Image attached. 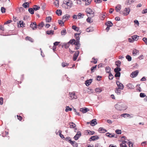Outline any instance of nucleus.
I'll return each mask as SVG.
<instances>
[{"instance_id": "nucleus-1", "label": "nucleus", "mask_w": 147, "mask_h": 147, "mask_svg": "<svg viewBox=\"0 0 147 147\" xmlns=\"http://www.w3.org/2000/svg\"><path fill=\"white\" fill-rule=\"evenodd\" d=\"M66 5L67 6V7H66L68 9V7H71L72 6V3L71 1H64L63 3L62 4V6H63L64 5Z\"/></svg>"}, {"instance_id": "nucleus-2", "label": "nucleus", "mask_w": 147, "mask_h": 147, "mask_svg": "<svg viewBox=\"0 0 147 147\" xmlns=\"http://www.w3.org/2000/svg\"><path fill=\"white\" fill-rule=\"evenodd\" d=\"M125 11H126V13H124V11H120V13L124 16H127L129 13L130 9L129 8H126Z\"/></svg>"}, {"instance_id": "nucleus-3", "label": "nucleus", "mask_w": 147, "mask_h": 147, "mask_svg": "<svg viewBox=\"0 0 147 147\" xmlns=\"http://www.w3.org/2000/svg\"><path fill=\"white\" fill-rule=\"evenodd\" d=\"M69 95L70 97V99H76L77 98V96L75 94V93L74 92H69Z\"/></svg>"}, {"instance_id": "nucleus-4", "label": "nucleus", "mask_w": 147, "mask_h": 147, "mask_svg": "<svg viewBox=\"0 0 147 147\" xmlns=\"http://www.w3.org/2000/svg\"><path fill=\"white\" fill-rule=\"evenodd\" d=\"M115 107L119 111L124 110L127 108L126 106H125L124 108L123 107H121V105L118 104L115 105Z\"/></svg>"}, {"instance_id": "nucleus-5", "label": "nucleus", "mask_w": 147, "mask_h": 147, "mask_svg": "<svg viewBox=\"0 0 147 147\" xmlns=\"http://www.w3.org/2000/svg\"><path fill=\"white\" fill-rule=\"evenodd\" d=\"M116 83L118 87V88H120L121 90L123 89L124 88V86L121 83H120V82L118 81H116Z\"/></svg>"}, {"instance_id": "nucleus-6", "label": "nucleus", "mask_w": 147, "mask_h": 147, "mask_svg": "<svg viewBox=\"0 0 147 147\" xmlns=\"http://www.w3.org/2000/svg\"><path fill=\"white\" fill-rule=\"evenodd\" d=\"M81 134L80 131H78L77 134L74 136V138L76 140H77L81 136Z\"/></svg>"}, {"instance_id": "nucleus-7", "label": "nucleus", "mask_w": 147, "mask_h": 147, "mask_svg": "<svg viewBox=\"0 0 147 147\" xmlns=\"http://www.w3.org/2000/svg\"><path fill=\"white\" fill-rule=\"evenodd\" d=\"M86 12L87 13H88L90 14L93 15L94 13V11L92 10L91 9L89 8H88L86 9Z\"/></svg>"}, {"instance_id": "nucleus-8", "label": "nucleus", "mask_w": 147, "mask_h": 147, "mask_svg": "<svg viewBox=\"0 0 147 147\" xmlns=\"http://www.w3.org/2000/svg\"><path fill=\"white\" fill-rule=\"evenodd\" d=\"M99 138L98 136L97 135L93 136L91 137L89 139V140L90 141H91L92 140L95 141L96 140H97Z\"/></svg>"}, {"instance_id": "nucleus-9", "label": "nucleus", "mask_w": 147, "mask_h": 147, "mask_svg": "<svg viewBox=\"0 0 147 147\" xmlns=\"http://www.w3.org/2000/svg\"><path fill=\"white\" fill-rule=\"evenodd\" d=\"M30 27L33 30H35L37 28V26L35 22L32 23L30 26Z\"/></svg>"}, {"instance_id": "nucleus-10", "label": "nucleus", "mask_w": 147, "mask_h": 147, "mask_svg": "<svg viewBox=\"0 0 147 147\" xmlns=\"http://www.w3.org/2000/svg\"><path fill=\"white\" fill-rule=\"evenodd\" d=\"M139 71L138 70H136L134 72H132L131 74V77L132 78H134L136 77L138 75Z\"/></svg>"}, {"instance_id": "nucleus-11", "label": "nucleus", "mask_w": 147, "mask_h": 147, "mask_svg": "<svg viewBox=\"0 0 147 147\" xmlns=\"http://www.w3.org/2000/svg\"><path fill=\"white\" fill-rule=\"evenodd\" d=\"M89 111V109L87 108H82L80 109V111L82 112L83 113H85Z\"/></svg>"}, {"instance_id": "nucleus-12", "label": "nucleus", "mask_w": 147, "mask_h": 147, "mask_svg": "<svg viewBox=\"0 0 147 147\" xmlns=\"http://www.w3.org/2000/svg\"><path fill=\"white\" fill-rule=\"evenodd\" d=\"M76 38V41L75 42V45H80V37L79 36H75Z\"/></svg>"}, {"instance_id": "nucleus-13", "label": "nucleus", "mask_w": 147, "mask_h": 147, "mask_svg": "<svg viewBox=\"0 0 147 147\" xmlns=\"http://www.w3.org/2000/svg\"><path fill=\"white\" fill-rule=\"evenodd\" d=\"M79 51H77L74 54L73 57V60L74 61H76L78 57V56L79 54Z\"/></svg>"}, {"instance_id": "nucleus-14", "label": "nucleus", "mask_w": 147, "mask_h": 147, "mask_svg": "<svg viewBox=\"0 0 147 147\" xmlns=\"http://www.w3.org/2000/svg\"><path fill=\"white\" fill-rule=\"evenodd\" d=\"M97 124L96 120V119H92L90 122V124L92 126H94Z\"/></svg>"}, {"instance_id": "nucleus-15", "label": "nucleus", "mask_w": 147, "mask_h": 147, "mask_svg": "<svg viewBox=\"0 0 147 147\" xmlns=\"http://www.w3.org/2000/svg\"><path fill=\"white\" fill-rule=\"evenodd\" d=\"M71 144L74 147H77L78 146V143L74 141H72L70 142Z\"/></svg>"}, {"instance_id": "nucleus-16", "label": "nucleus", "mask_w": 147, "mask_h": 147, "mask_svg": "<svg viewBox=\"0 0 147 147\" xmlns=\"http://www.w3.org/2000/svg\"><path fill=\"white\" fill-rule=\"evenodd\" d=\"M106 135L107 136L109 137L110 138H112V137H115L116 138V137L115 136V135L114 134H110L109 133H106Z\"/></svg>"}, {"instance_id": "nucleus-17", "label": "nucleus", "mask_w": 147, "mask_h": 147, "mask_svg": "<svg viewBox=\"0 0 147 147\" xmlns=\"http://www.w3.org/2000/svg\"><path fill=\"white\" fill-rule=\"evenodd\" d=\"M126 87L127 89H133L134 88V86L131 84L129 83L126 85Z\"/></svg>"}, {"instance_id": "nucleus-18", "label": "nucleus", "mask_w": 147, "mask_h": 147, "mask_svg": "<svg viewBox=\"0 0 147 147\" xmlns=\"http://www.w3.org/2000/svg\"><path fill=\"white\" fill-rule=\"evenodd\" d=\"M92 81V79H90L89 80H87L85 82V84L87 86H89Z\"/></svg>"}, {"instance_id": "nucleus-19", "label": "nucleus", "mask_w": 147, "mask_h": 147, "mask_svg": "<svg viewBox=\"0 0 147 147\" xmlns=\"http://www.w3.org/2000/svg\"><path fill=\"white\" fill-rule=\"evenodd\" d=\"M139 51L136 49H134L132 51L133 55L135 56L139 54Z\"/></svg>"}, {"instance_id": "nucleus-20", "label": "nucleus", "mask_w": 147, "mask_h": 147, "mask_svg": "<svg viewBox=\"0 0 147 147\" xmlns=\"http://www.w3.org/2000/svg\"><path fill=\"white\" fill-rule=\"evenodd\" d=\"M86 31L87 32H92L94 30L92 26L89 27L86 29Z\"/></svg>"}, {"instance_id": "nucleus-21", "label": "nucleus", "mask_w": 147, "mask_h": 147, "mask_svg": "<svg viewBox=\"0 0 147 147\" xmlns=\"http://www.w3.org/2000/svg\"><path fill=\"white\" fill-rule=\"evenodd\" d=\"M70 16L68 14H66L63 17L62 20L63 21L64 20V19H65V20H64V21H65L66 20L68 19L69 18Z\"/></svg>"}, {"instance_id": "nucleus-22", "label": "nucleus", "mask_w": 147, "mask_h": 147, "mask_svg": "<svg viewBox=\"0 0 147 147\" xmlns=\"http://www.w3.org/2000/svg\"><path fill=\"white\" fill-rule=\"evenodd\" d=\"M23 7L26 8L29 7V3L28 2L24 3L22 5Z\"/></svg>"}, {"instance_id": "nucleus-23", "label": "nucleus", "mask_w": 147, "mask_h": 147, "mask_svg": "<svg viewBox=\"0 0 147 147\" xmlns=\"http://www.w3.org/2000/svg\"><path fill=\"white\" fill-rule=\"evenodd\" d=\"M120 88H117L115 90V92L117 94H119L121 93V90Z\"/></svg>"}, {"instance_id": "nucleus-24", "label": "nucleus", "mask_w": 147, "mask_h": 147, "mask_svg": "<svg viewBox=\"0 0 147 147\" xmlns=\"http://www.w3.org/2000/svg\"><path fill=\"white\" fill-rule=\"evenodd\" d=\"M98 131L100 133H104L106 132L107 131L104 129L103 128L100 127L98 129Z\"/></svg>"}, {"instance_id": "nucleus-25", "label": "nucleus", "mask_w": 147, "mask_h": 147, "mask_svg": "<svg viewBox=\"0 0 147 147\" xmlns=\"http://www.w3.org/2000/svg\"><path fill=\"white\" fill-rule=\"evenodd\" d=\"M44 24V23L42 22L39 24L38 26L37 27V28H38L39 29H40L43 27Z\"/></svg>"}, {"instance_id": "nucleus-26", "label": "nucleus", "mask_w": 147, "mask_h": 147, "mask_svg": "<svg viewBox=\"0 0 147 147\" xmlns=\"http://www.w3.org/2000/svg\"><path fill=\"white\" fill-rule=\"evenodd\" d=\"M106 25L109 27H111L113 26V24L111 21H108L106 23Z\"/></svg>"}, {"instance_id": "nucleus-27", "label": "nucleus", "mask_w": 147, "mask_h": 147, "mask_svg": "<svg viewBox=\"0 0 147 147\" xmlns=\"http://www.w3.org/2000/svg\"><path fill=\"white\" fill-rule=\"evenodd\" d=\"M54 31L52 30L47 31V34L49 35H53L54 34Z\"/></svg>"}, {"instance_id": "nucleus-28", "label": "nucleus", "mask_w": 147, "mask_h": 147, "mask_svg": "<svg viewBox=\"0 0 147 147\" xmlns=\"http://www.w3.org/2000/svg\"><path fill=\"white\" fill-rule=\"evenodd\" d=\"M121 117H123L124 118H126L127 117H129L130 116V115L127 113H123L121 115Z\"/></svg>"}, {"instance_id": "nucleus-29", "label": "nucleus", "mask_w": 147, "mask_h": 147, "mask_svg": "<svg viewBox=\"0 0 147 147\" xmlns=\"http://www.w3.org/2000/svg\"><path fill=\"white\" fill-rule=\"evenodd\" d=\"M121 9V6L120 5H118L115 7V10L117 12L119 11Z\"/></svg>"}, {"instance_id": "nucleus-30", "label": "nucleus", "mask_w": 147, "mask_h": 147, "mask_svg": "<svg viewBox=\"0 0 147 147\" xmlns=\"http://www.w3.org/2000/svg\"><path fill=\"white\" fill-rule=\"evenodd\" d=\"M24 24L23 23V22L22 21H20L18 23V26H19L20 25V27H24Z\"/></svg>"}, {"instance_id": "nucleus-31", "label": "nucleus", "mask_w": 147, "mask_h": 147, "mask_svg": "<svg viewBox=\"0 0 147 147\" xmlns=\"http://www.w3.org/2000/svg\"><path fill=\"white\" fill-rule=\"evenodd\" d=\"M51 16H48L46 18V21L47 22H49L51 21Z\"/></svg>"}, {"instance_id": "nucleus-32", "label": "nucleus", "mask_w": 147, "mask_h": 147, "mask_svg": "<svg viewBox=\"0 0 147 147\" xmlns=\"http://www.w3.org/2000/svg\"><path fill=\"white\" fill-rule=\"evenodd\" d=\"M72 28L75 30L77 31H78L80 30V28L79 27H77L75 25L73 26H72Z\"/></svg>"}, {"instance_id": "nucleus-33", "label": "nucleus", "mask_w": 147, "mask_h": 147, "mask_svg": "<svg viewBox=\"0 0 147 147\" xmlns=\"http://www.w3.org/2000/svg\"><path fill=\"white\" fill-rule=\"evenodd\" d=\"M26 40H28L31 42H33V39L30 37L27 36L26 37Z\"/></svg>"}, {"instance_id": "nucleus-34", "label": "nucleus", "mask_w": 147, "mask_h": 147, "mask_svg": "<svg viewBox=\"0 0 147 147\" xmlns=\"http://www.w3.org/2000/svg\"><path fill=\"white\" fill-rule=\"evenodd\" d=\"M111 70V68L110 67H107L105 68L106 71V73H109V74L110 73H111L110 72Z\"/></svg>"}, {"instance_id": "nucleus-35", "label": "nucleus", "mask_w": 147, "mask_h": 147, "mask_svg": "<svg viewBox=\"0 0 147 147\" xmlns=\"http://www.w3.org/2000/svg\"><path fill=\"white\" fill-rule=\"evenodd\" d=\"M67 33V32L65 29H64L61 32V34L62 35H65Z\"/></svg>"}, {"instance_id": "nucleus-36", "label": "nucleus", "mask_w": 147, "mask_h": 147, "mask_svg": "<svg viewBox=\"0 0 147 147\" xmlns=\"http://www.w3.org/2000/svg\"><path fill=\"white\" fill-rule=\"evenodd\" d=\"M115 64L118 67H120L121 64V62L119 60L115 62Z\"/></svg>"}, {"instance_id": "nucleus-37", "label": "nucleus", "mask_w": 147, "mask_h": 147, "mask_svg": "<svg viewBox=\"0 0 147 147\" xmlns=\"http://www.w3.org/2000/svg\"><path fill=\"white\" fill-rule=\"evenodd\" d=\"M56 13L58 16H60L61 14L62 11L60 9L57 10L56 11Z\"/></svg>"}, {"instance_id": "nucleus-38", "label": "nucleus", "mask_w": 147, "mask_h": 147, "mask_svg": "<svg viewBox=\"0 0 147 147\" xmlns=\"http://www.w3.org/2000/svg\"><path fill=\"white\" fill-rule=\"evenodd\" d=\"M70 127L71 128H74L76 126V124L73 122L69 123Z\"/></svg>"}, {"instance_id": "nucleus-39", "label": "nucleus", "mask_w": 147, "mask_h": 147, "mask_svg": "<svg viewBox=\"0 0 147 147\" xmlns=\"http://www.w3.org/2000/svg\"><path fill=\"white\" fill-rule=\"evenodd\" d=\"M139 36L136 35H135L131 36L134 39V40L137 41L138 40Z\"/></svg>"}, {"instance_id": "nucleus-40", "label": "nucleus", "mask_w": 147, "mask_h": 147, "mask_svg": "<svg viewBox=\"0 0 147 147\" xmlns=\"http://www.w3.org/2000/svg\"><path fill=\"white\" fill-rule=\"evenodd\" d=\"M121 70L120 68L119 67H117L114 69V71L115 73L120 72L119 71Z\"/></svg>"}, {"instance_id": "nucleus-41", "label": "nucleus", "mask_w": 147, "mask_h": 147, "mask_svg": "<svg viewBox=\"0 0 147 147\" xmlns=\"http://www.w3.org/2000/svg\"><path fill=\"white\" fill-rule=\"evenodd\" d=\"M54 4L55 6L58 7L59 5V1L58 0H56L54 3Z\"/></svg>"}, {"instance_id": "nucleus-42", "label": "nucleus", "mask_w": 147, "mask_h": 147, "mask_svg": "<svg viewBox=\"0 0 147 147\" xmlns=\"http://www.w3.org/2000/svg\"><path fill=\"white\" fill-rule=\"evenodd\" d=\"M86 131L87 132H88V134H89L90 135H92L94 134L95 133L94 131H91L89 130H87Z\"/></svg>"}, {"instance_id": "nucleus-43", "label": "nucleus", "mask_w": 147, "mask_h": 147, "mask_svg": "<svg viewBox=\"0 0 147 147\" xmlns=\"http://www.w3.org/2000/svg\"><path fill=\"white\" fill-rule=\"evenodd\" d=\"M29 12L31 14H33L34 13V10L32 8H29L28 9Z\"/></svg>"}, {"instance_id": "nucleus-44", "label": "nucleus", "mask_w": 147, "mask_h": 147, "mask_svg": "<svg viewBox=\"0 0 147 147\" xmlns=\"http://www.w3.org/2000/svg\"><path fill=\"white\" fill-rule=\"evenodd\" d=\"M100 19L102 20H103L105 18V15L102 14H100Z\"/></svg>"}, {"instance_id": "nucleus-45", "label": "nucleus", "mask_w": 147, "mask_h": 147, "mask_svg": "<svg viewBox=\"0 0 147 147\" xmlns=\"http://www.w3.org/2000/svg\"><path fill=\"white\" fill-rule=\"evenodd\" d=\"M72 110V109L69 108V106H66L65 111L66 112H68V111H71Z\"/></svg>"}, {"instance_id": "nucleus-46", "label": "nucleus", "mask_w": 147, "mask_h": 147, "mask_svg": "<svg viewBox=\"0 0 147 147\" xmlns=\"http://www.w3.org/2000/svg\"><path fill=\"white\" fill-rule=\"evenodd\" d=\"M126 58L127 59L128 61H130L131 60V57L129 55H127L126 56Z\"/></svg>"}, {"instance_id": "nucleus-47", "label": "nucleus", "mask_w": 147, "mask_h": 147, "mask_svg": "<svg viewBox=\"0 0 147 147\" xmlns=\"http://www.w3.org/2000/svg\"><path fill=\"white\" fill-rule=\"evenodd\" d=\"M95 91L97 92L100 93L101 92L102 90L99 88H97L95 89Z\"/></svg>"}, {"instance_id": "nucleus-48", "label": "nucleus", "mask_w": 147, "mask_h": 147, "mask_svg": "<svg viewBox=\"0 0 147 147\" xmlns=\"http://www.w3.org/2000/svg\"><path fill=\"white\" fill-rule=\"evenodd\" d=\"M69 65V64L67 63L63 62L61 63V65L63 67H64L66 66H67Z\"/></svg>"}, {"instance_id": "nucleus-49", "label": "nucleus", "mask_w": 147, "mask_h": 147, "mask_svg": "<svg viewBox=\"0 0 147 147\" xmlns=\"http://www.w3.org/2000/svg\"><path fill=\"white\" fill-rule=\"evenodd\" d=\"M120 146L121 147H126L127 146L126 144L124 143V141H123L122 143L120 144Z\"/></svg>"}, {"instance_id": "nucleus-50", "label": "nucleus", "mask_w": 147, "mask_h": 147, "mask_svg": "<svg viewBox=\"0 0 147 147\" xmlns=\"http://www.w3.org/2000/svg\"><path fill=\"white\" fill-rule=\"evenodd\" d=\"M58 132H59V135L60 137L64 139L65 138V137H64V136L63 135L61 134L62 131L61 130H59Z\"/></svg>"}, {"instance_id": "nucleus-51", "label": "nucleus", "mask_w": 147, "mask_h": 147, "mask_svg": "<svg viewBox=\"0 0 147 147\" xmlns=\"http://www.w3.org/2000/svg\"><path fill=\"white\" fill-rule=\"evenodd\" d=\"M75 40L74 39H73L72 40H70L69 42V44H72L73 43L74 45H75Z\"/></svg>"}, {"instance_id": "nucleus-52", "label": "nucleus", "mask_w": 147, "mask_h": 147, "mask_svg": "<svg viewBox=\"0 0 147 147\" xmlns=\"http://www.w3.org/2000/svg\"><path fill=\"white\" fill-rule=\"evenodd\" d=\"M65 140L66 141H68L70 143L71 141H72L71 139L69 137H66L65 138Z\"/></svg>"}, {"instance_id": "nucleus-53", "label": "nucleus", "mask_w": 147, "mask_h": 147, "mask_svg": "<svg viewBox=\"0 0 147 147\" xmlns=\"http://www.w3.org/2000/svg\"><path fill=\"white\" fill-rule=\"evenodd\" d=\"M91 1V0H87L85 2V5H89Z\"/></svg>"}, {"instance_id": "nucleus-54", "label": "nucleus", "mask_w": 147, "mask_h": 147, "mask_svg": "<svg viewBox=\"0 0 147 147\" xmlns=\"http://www.w3.org/2000/svg\"><path fill=\"white\" fill-rule=\"evenodd\" d=\"M40 8L39 6H38L37 5H35L34 6V7L33 8L34 9L35 11L39 9Z\"/></svg>"}, {"instance_id": "nucleus-55", "label": "nucleus", "mask_w": 147, "mask_h": 147, "mask_svg": "<svg viewBox=\"0 0 147 147\" xmlns=\"http://www.w3.org/2000/svg\"><path fill=\"white\" fill-rule=\"evenodd\" d=\"M115 132L118 134H121V130L117 129L115 130Z\"/></svg>"}, {"instance_id": "nucleus-56", "label": "nucleus", "mask_w": 147, "mask_h": 147, "mask_svg": "<svg viewBox=\"0 0 147 147\" xmlns=\"http://www.w3.org/2000/svg\"><path fill=\"white\" fill-rule=\"evenodd\" d=\"M109 79L110 80H112L113 78V76L112 74L111 73H110L109 74Z\"/></svg>"}, {"instance_id": "nucleus-57", "label": "nucleus", "mask_w": 147, "mask_h": 147, "mask_svg": "<svg viewBox=\"0 0 147 147\" xmlns=\"http://www.w3.org/2000/svg\"><path fill=\"white\" fill-rule=\"evenodd\" d=\"M97 65H95L94 66L92 67L91 68V70L92 72H93L94 71V69L96 68Z\"/></svg>"}, {"instance_id": "nucleus-58", "label": "nucleus", "mask_w": 147, "mask_h": 147, "mask_svg": "<svg viewBox=\"0 0 147 147\" xmlns=\"http://www.w3.org/2000/svg\"><path fill=\"white\" fill-rule=\"evenodd\" d=\"M1 11L2 13H4L5 12V8L3 7H1Z\"/></svg>"}, {"instance_id": "nucleus-59", "label": "nucleus", "mask_w": 147, "mask_h": 147, "mask_svg": "<svg viewBox=\"0 0 147 147\" xmlns=\"http://www.w3.org/2000/svg\"><path fill=\"white\" fill-rule=\"evenodd\" d=\"M140 97L142 98H143L146 96V95L143 93H141L140 95Z\"/></svg>"}, {"instance_id": "nucleus-60", "label": "nucleus", "mask_w": 147, "mask_h": 147, "mask_svg": "<svg viewBox=\"0 0 147 147\" xmlns=\"http://www.w3.org/2000/svg\"><path fill=\"white\" fill-rule=\"evenodd\" d=\"M64 45H65V48L66 49L68 48L69 46V43L68 42L67 43H65Z\"/></svg>"}, {"instance_id": "nucleus-61", "label": "nucleus", "mask_w": 147, "mask_h": 147, "mask_svg": "<svg viewBox=\"0 0 147 147\" xmlns=\"http://www.w3.org/2000/svg\"><path fill=\"white\" fill-rule=\"evenodd\" d=\"M116 74L115 75V77H119L120 76V72H117L116 73Z\"/></svg>"}, {"instance_id": "nucleus-62", "label": "nucleus", "mask_w": 147, "mask_h": 147, "mask_svg": "<svg viewBox=\"0 0 147 147\" xmlns=\"http://www.w3.org/2000/svg\"><path fill=\"white\" fill-rule=\"evenodd\" d=\"M127 143L128 144L129 147H133V144L132 143L130 142H129Z\"/></svg>"}, {"instance_id": "nucleus-63", "label": "nucleus", "mask_w": 147, "mask_h": 147, "mask_svg": "<svg viewBox=\"0 0 147 147\" xmlns=\"http://www.w3.org/2000/svg\"><path fill=\"white\" fill-rule=\"evenodd\" d=\"M143 41L145 42L146 45H147V38L146 37H144L143 38Z\"/></svg>"}, {"instance_id": "nucleus-64", "label": "nucleus", "mask_w": 147, "mask_h": 147, "mask_svg": "<svg viewBox=\"0 0 147 147\" xmlns=\"http://www.w3.org/2000/svg\"><path fill=\"white\" fill-rule=\"evenodd\" d=\"M142 13H147V8L143 9L142 12Z\"/></svg>"}]
</instances>
